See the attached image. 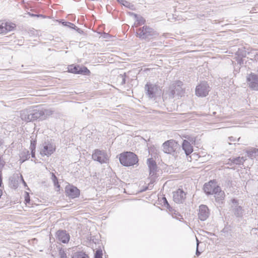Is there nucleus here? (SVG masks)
<instances>
[{
	"instance_id": "nucleus-1",
	"label": "nucleus",
	"mask_w": 258,
	"mask_h": 258,
	"mask_svg": "<svg viewBox=\"0 0 258 258\" xmlns=\"http://www.w3.org/2000/svg\"><path fill=\"white\" fill-rule=\"evenodd\" d=\"M51 109L29 108L21 111L20 117L26 122L33 121L38 119L43 120L53 113Z\"/></svg>"
},
{
	"instance_id": "nucleus-2",
	"label": "nucleus",
	"mask_w": 258,
	"mask_h": 258,
	"mask_svg": "<svg viewBox=\"0 0 258 258\" xmlns=\"http://www.w3.org/2000/svg\"><path fill=\"white\" fill-rule=\"evenodd\" d=\"M119 161L125 166H130L136 164L138 162L137 156L133 152H127L120 155Z\"/></svg>"
},
{
	"instance_id": "nucleus-3",
	"label": "nucleus",
	"mask_w": 258,
	"mask_h": 258,
	"mask_svg": "<svg viewBox=\"0 0 258 258\" xmlns=\"http://www.w3.org/2000/svg\"><path fill=\"white\" fill-rule=\"evenodd\" d=\"M67 72L86 76H89L91 74L90 71L86 67L75 64L69 65L67 67Z\"/></svg>"
},
{
	"instance_id": "nucleus-4",
	"label": "nucleus",
	"mask_w": 258,
	"mask_h": 258,
	"mask_svg": "<svg viewBox=\"0 0 258 258\" xmlns=\"http://www.w3.org/2000/svg\"><path fill=\"white\" fill-rule=\"evenodd\" d=\"M154 35V31L153 29L148 26H144L142 27L139 28L137 30L136 33L137 37L143 39H147Z\"/></svg>"
},
{
	"instance_id": "nucleus-5",
	"label": "nucleus",
	"mask_w": 258,
	"mask_h": 258,
	"mask_svg": "<svg viewBox=\"0 0 258 258\" xmlns=\"http://www.w3.org/2000/svg\"><path fill=\"white\" fill-rule=\"evenodd\" d=\"M92 159L101 164L106 163L109 160V157L104 151L96 149L92 156Z\"/></svg>"
},
{
	"instance_id": "nucleus-6",
	"label": "nucleus",
	"mask_w": 258,
	"mask_h": 258,
	"mask_svg": "<svg viewBox=\"0 0 258 258\" xmlns=\"http://www.w3.org/2000/svg\"><path fill=\"white\" fill-rule=\"evenodd\" d=\"M210 91V87L207 82H202L196 87V94L197 96L204 97L208 95Z\"/></svg>"
},
{
	"instance_id": "nucleus-7",
	"label": "nucleus",
	"mask_w": 258,
	"mask_h": 258,
	"mask_svg": "<svg viewBox=\"0 0 258 258\" xmlns=\"http://www.w3.org/2000/svg\"><path fill=\"white\" fill-rule=\"evenodd\" d=\"M178 147L177 143L174 140H169L165 142L162 145L163 151L166 154L174 153Z\"/></svg>"
},
{
	"instance_id": "nucleus-8",
	"label": "nucleus",
	"mask_w": 258,
	"mask_h": 258,
	"mask_svg": "<svg viewBox=\"0 0 258 258\" xmlns=\"http://www.w3.org/2000/svg\"><path fill=\"white\" fill-rule=\"evenodd\" d=\"M55 146L49 142H45L40 149V153L42 156L49 157L55 151Z\"/></svg>"
},
{
	"instance_id": "nucleus-9",
	"label": "nucleus",
	"mask_w": 258,
	"mask_h": 258,
	"mask_svg": "<svg viewBox=\"0 0 258 258\" xmlns=\"http://www.w3.org/2000/svg\"><path fill=\"white\" fill-rule=\"evenodd\" d=\"M16 28V25L9 21H0V34H6L9 32L14 31Z\"/></svg>"
},
{
	"instance_id": "nucleus-10",
	"label": "nucleus",
	"mask_w": 258,
	"mask_h": 258,
	"mask_svg": "<svg viewBox=\"0 0 258 258\" xmlns=\"http://www.w3.org/2000/svg\"><path fill=\"white\" fill-rule=\"evenodd\" d=\"M210 215V211L206 205H201L199 206L198 218L201 221L206 220Z\"/></svg>"
},
{
	"instance_id": "nucleus-11",
	"label": "nucleus",
	"mask_w": 258,
	"mask_h": 258,
	"mask_svg": "<svg viewBox=\"0 0 258 258\" xmlns=\"http://www.w3.org/2000/svg\"><path fill=\"white\" fill-rule=\"evenodd\" d=\"M65 190L66 195L72 199L76 198L80 195V190L73 185L66 186Z\"/></svg>"
},
{
	"instance_id": "nucleus-12",
	"label": "nucleus",
	"mask_w": 258,
	"mask_h": 258,
	"mask_svg": "<svg viewBox=\"0 0 258 258\" xmlns=\"http://www.w3.org/2000/svg\"><path fill=\"white\" fill-rule=\"evenodd\" d=\"M185 192L179 188L173 193V201L177 204L182 203L185 199Z\"/></svg>"
},
{
	"instance_id": "nucleus-13",
	"label": "nucleus",
	"mask_w": 258,
	"mask_h": 258,
	"mask_svg": "<svg viewBox=\"0 0 258 258\" xmlns=\"http://www.w3.org/2000/svg\"><path fill=\"white\" fill-rule=\"evenodd\" d=\"M204 190L207 195H213L215 190H219V186H216L212 181L206 183L204 185Z\"/></svg>"
},
{
	"instance_id": "nucleus-14",
	"label": "nucleus",
	"mask_w": 258,
	"mask_h": 258,
	"mask_svg": "<svg viewBox=\"0 0 258 258\" xmlns=\"http://www.w3.org/2000/svg\"><path fill=\"white\" fill-rule=\"evenodd\" d=\"M146 93L150 98H153L155 96L156 93L158 91V87L157 85L152 84L151 82H148L145 87Z\"/></svg>"
},
{
	"instance_id": "nucleus-15",
	"label": "nucleus",
	"mask_w": 258,
	"mask_h": 258,
	"mask_svg": "<svg viewBox=\"0 0 258 258\" xmlns=\"http://www.w3.org/2000/svg\"><path fill=\"white\" fill-rule=\"evenodd\" d=\"M56 238L63 243L69 242L70 236L66 230H58L56 233Z\"/></svg>"
},
{
	"instance_id": "nucleus-16",
	"label": "nucleus",
	"mask_w": 258,
	"mask_h": 258,
	"mask_svg": "<svg viewBox=\"0 0 258 258\" xmlns=\"http://www.w3.org/2000/svg\"><path fill=\"white\" fill-rule=\"evenodd\" d=\"M231 208L233 209L234 215L237 217H241L243 214V209L242 207L238 206L237 201L235 199L231 200Z\"/></svg>"
},
{
	"instance_id": "nucleus-17",
	"label": "nucleus",
	"mask_w": 258,
	"mask_h": 258,
	"mask_svg": "<svg viewBox=\"0 0 258 258\" xmlns=\"http://www.w3.org/2000/svg\"><path fill=\"white\" fill-rule=\"evenodd\" d=\"M246 160L244 157H237L235 158H230L228 159L227 164L232 166L233 165H241L243 164Z\"/></svg>"
},
{
	"instance_id": "nucleus-18",
	"label": "nucleus",
	"mask_w": 258,
	"mask_h": 258,
	"mask_svg": "<svg viewBox=\"0 0 258 258\" xmlns=\"http://www.w3.org/2000/svg\"><path fill=\"white\" fill-rule=\"evenodd\" d=\"M147 164L150 170V175H154L155 174L157 168L155 161L152 158L148 159Z\"/></svg>"
},
{
	"instance_id": "nucleus-19",
	"label": "nucleus",
	"mask_w": 258,
	"mask_h": 258,
	"mask_svg": "<svg viewBox=\"0 0 258 258\" xmlns=\"http://www.w3.org/2000/svg\"><path fill=\"white\" fill-rule=\"evenodd\" d=\"M182 149L184 151L186 155L187 156L193 152V147L190 143L184 140L182 145Z\"/></svg>"
},
{
	"instance_id": "nucleus-20",
	"label": "nucleus",
	"mask_w": 258,
	"mask_h": 258,
	"mask_svg": "<svg viewBox=\"0 0 258 258\" xmlns=\"http://www.w3.org/2000/svg\"><path fill=\"white\" fill-rule=\"evenodd\" d=\"M20 161L22 163L30 158V154L29 151L25 150L22 151L20 154Z\"/></svg>"
},
{
	"instance_id": "nucleus-21",
	"label": "nucleus",
	"mask_w": 258,
	"mask_h": 258,
	"mask_svg": "<svg viewBox=\"0 0 258 258\" xmlns=\"http://www.w3.org/2000/svg\"><path fill=\"white\" fill-rule=\"evenodd\" d=\"M213 195H215V197L217 201H220L223 200L225 197L224 192L221 190L220 187L219 190H217V192L215 190Z\"/></svg>"
},
{
	"instance_id": "nucleus-22",
	"label": "nucleus",
	"mask_w": 258,
	"mask_h": 258,
	"mask_svg": "<svg viewBox=\"0 0 258 258\" xmlns=\"http://www.w3.org/2000/svg\"><path fill=\"white\" fill-rule=\"evenodd\" d=\"M248 156L251 158H255L258 156V149H252L247 151Z\"/></svg>"
},
{
	"instance_id": "nucleus-23",
	"label": "nucleus",
	"mask_w": 258,
	"mask_h": 258,
	"mask_svg": "<svg viewBox=\"0 0 258 258\" xmlns=\"http://www.w3.org/2000/svg\"><path fill=\"white\" fill-rule=\"evenodd\" d=\"M249 87L253 90H258V82H249Z\"/></svg>"
},
{
	"instance_id": "nucleus-24",
	"label": "nucleus",
	"mask_w": 258,
	"mask_h": 258,
	"mask_svg": "<svg viewBox=\"0 0 258 258\" xmlns=\"http://www.w3.org/2000/svg\"><path fill=\"white\" fill-rule=\"evenodd\" d=\"M102 251L101 249H98L96 250L94 258H102Z\"/></svg>"
},
{
	"instance_id": "nucleus-25",
	"label": "nucleus",
	"mask_w": 258,
	"mask_h": 258,
	"mask_svg": "<svg viewBox=\"0 0 258 258\" xmlns=\"http://www.w3.org/2000/svg\"><path fill=\"white\" fill-rule=\"evenodd\" d=\"M36 142L35 141L31 140V144L30 146V149L31 152L35 151Z\"/></svg>"
},
{
	"instance_id": "nucleus-26",
	"label": "nucleus",
	"mask_w": 258,
	"mask_h": 258,
	"mask_svg": "<svg viewBox=\"0 0 258 258\" xmlns=\"http://www.w3.org/2000/svg\"><path fill=\"white\" fill-rule=\"evenodd\" d=\"M76 256V258H89L88 255L84 252H80Z\"/></svg>"
},
{
	"instance_id": "nucleus-27",
	"label": "nucleus",
	"mask_w": 258,
	"mask_h": 258,
	"mask_svg": "<svg viewBox=\"0 0 258 258\" xmlns=\"http://www.w3.org/2000/svg\"><path fill=\"white\" fill-rule=\"evenodd\" d=\"M59 255L60 258H67V254L65 253L64 250L63 249H60L59 250Z\"/></svg>"
},
{
	"instance_id": "nucleus-28",
	"label": "nucleus",
	"mask_w": 258,
	"mask_h": 258,
	"mask_svg": "<svg viewBox=\"0 0 258 258\" xmlns=\"http://www.w3.org/2000/svg\"><path fill=\"white\" fill-rule=\"evenodd\" d=\"M6 164V162L4 160L2 156H0V169L2 170Z\"/></svg>"
},
{
	"instance_id": "nucleus-29",
	"label": "nucleus",
	"mask_w": 258,
	"mask_h": 258,
	"mask_svg": "<svg viewBox=\"0 0 258 258\" xmlns=\"http://www.w3.org/2000/svg\"><path fill=\"white\" fill-rule=\"evenodd\" d=\"M162 201L164 206L166 207L167 208L169 209L170 208V206L166 199L164 197L162 198Z\"/></svg>"
},
{
	"instance_id": "nucleus-30",
	"label": "nucleus",
	"mask_w": 258,
	"mask_h": 258,
	"mask_svg": "<svg viewBox=\"0 0 258 258\" xmlns=\"http://www.w3.org/2000/svg\"><path fill=\"white\" fill-rule=\"evenodd\" d=\"M197 239V250H196V255L199 256L200 254H201V252L199 251V249H198V247H199V240Z\"/></svg>"
},
{
	"instance_id": "nucleus-31",
	"label": "nucleus",
	"mask_w": 258,
	"mask_h": 258,
	"mask_svg": "<svg viewBox=\"0 0 258 258\" xmlns=\"http://www.w3.org/2000/svg\"><path fill=\"white\" fill-rule=\"evenodd\" d=\"M249 81H250V80H253V81H256L257 79L255 75L251 74L249 76V78L248 79Z\"/></svg>"
},
{
	"instance_id": "nucleus-32",
	"label": "nucleus",
	"mask_w": 258,
	"mask_h": 258,
	"mask_svg": "<svg viewBox=\"0 0 258 258\" xmlns=\"http://www.w3.org/2000/svg\"><path fill=\"white\" fill-rule=\"evenodd\" d=\"M29 15L31 17H41V18H45V17L43 16L42 15H35V14H30V13H29Z\"/></svg>"
},
{
	"instance_id": "nucleus-33",
	"label": "nucleus",
	"mask_w": 258,
	"mask_h": 258,
	"mask_svg": "<svg viewBox=\"0 0 258 258\" xmlns=\"http://www.w3.org/2000/svg\"><path fill=\"white\" fill-rule=\"evenodd\" d=\"M52 180L53 182H57V178L56 176L55 175V174L53 173H52Z\"/></svg>"
},
{
	"instance_id": "nucleus-34",
	"label": "nucleus",
	"mask_w": 258,
	"mask_h": 258,
	"mask_svg": "<svg viewBox=\"0 0 258 258\" xmlns=\"http://www.w3.org/2000/svg\"><path fill=\"white\" fill-rule=\"evenodd\" d=\"M2 170H1L0 169V186L2 187V184H3V182H2Z\"/></svg>"
},
{
	"instance_id": "nucleus-35",
	"label": "nucleus",
	"mask_w": 258,
	"mask_h": 258,
	"mask_svg": "<svg viewBox=\"0 0 258 258\" xmlns=\"http://www.w3.org/2000/svg\"><path fill=\"white\" fill-rule=\"evenodd\" d=\"M25 201L26 202V203H29L30 202V198L28 194H27V196L25 197Z\"/></svg>"
},
{
	"instance_id": "nucleus-36",
	"label": "nucleus",
	"mask_w": 258,
	"mask_h": 258,
	"mask_svg": "<svg viewBox=\"0 0 258 258\" xmlns=\"http://www.w3.org/2000/svg\"><path fill=\"white\" fill-rule=\"evenodd\" d=\"M229 141L230 142H234L235 141V139L233 137H230L228 138Z\"/></svg>"
},
{
	"instance_id": "nucleus-37",
	"label": "nucleus",
	"mask_w": 258,
	"mask_h": 258,
	"mask_svg": "<svg viewBox=\"0 0 258 258\" xmlns=\"http://www.w3.org/2000/svg\"><path fill=\"white\" fill-rule=\"evenodd\" d=\"M53 183H54V185L55 186H56L57 187H58V188H59L60 185H59V184H58V181H57V182H53Z\"/></svg>"
},
{
	"instance_id": "nucleus-38",
	"label": "nucleus",
	"mask_w": 258,
	"mask_h": 258,
	"mask_svg": "<svg viewBox=\"0 0 258 258\" xmlns=\"http://www.w3.org/2000/svg\"><path fill=\"white\" fill-rule=\"evenodd\" d=\"M53 183H54V185L55 186H56L57 187H58V188H59L60 185H59V184H58V181H57V182H53Z\"/></svg>"
},
{
	"instance_id": "nucleus-39",
	"label": "nucleus",
	"mask_w": 258,
	"mask_h": 258,
	"mask_svg": "<svg viewBox=\"0 0 258 258\" xmlns=\"http://www.w3.org/2000/svg\"><path fill=\"white\" fill-rule=\"evenodd\" d=\"M35 151H33V152H31V156H32V157H33V158H35Z\"/></svg>"
},
{
	"instance_id": "nucleus-40",
	"label": "nucleus",
	"mask_w": 258,
	"mask_h": 258,
	"mask_svg": "<svg viewBox=\"0 0 258 258\" xmlns=\"http://www.w3.org/2000/svg\"><path fill=\"white\" fill-rule=\"evenodd\" d=\"M174 214H175V215H176V216H175V217H176L177 219H180V218L177 217L176 216V215H178L179 216L181 217L180 219H183V218H182V216H181L180 214H178V213H177V214H176L175 213H174Z\"/></svg>"
},
{
	"instance_id": "nucleus-41",
	"label": "nucleus",
	"mask_w": 258,
	"mask_h": 258,
	"mask_svg": "<svg viewBox=\"0 0 258 258\" xmlns=\"http://www.w3.org/2000/svg\"><path fill=\"white\" fill-rule=\"evenodd\" d=\"M172 94H175V90H172Z\"/></svg>"
},
{
	"instance_id": "nucleus-42",
	"label": "nucleus",
	"mask_w": 258,
	"mask_h": 258,
	"mask_svg": "<svg viewBox=\"0 0 258 258\" xmlns=\"http://www.w3.org/2000/svg\"><path fill=\"white\" fill-rule=\"evenodd\" d=\"M124 83H125V81H123V82H121V84H124Z\"/></svg>"
},
{
	"instance_id": "nucleus-43",
	"label": "nucleus",
	"mask_w": 258,
	"mask_h": 258,
	"mask_svg": "<svg viewBox=\"0 0 258 258\" xmlns=\"http://www.w3.org/2000/svg\"><path fill=\"white\" fill-rule=\"evenodd\" d=\"M189 158L191 159L190 156L189 157ZM187 160H188V161H191V159H190V160H189V159H187Z\"/></svg>"
},
{
	"instance_id": "nucleus-44",
	"label": "nucleus",
	"mask_w": 258,
	"mask_h": 258,
	"mask_svg": "<svg viewBox=\"0 0 258 258\" xmlns=\"http://www.w3.org/2000/svg\"><path fill=\"white\" fill-rule=\"evenodd\" d=\"M240 139V138H239L238 139V141H239Z\"/></svg>"
},
{
	"instance_id": "nucleus-45",
	"label": "nucleus",
	"mask_w": 258,
	"mask_h": 258,
	"mask_svg": "<svg viewBox=\"0 0 258 258\" xmlns=\"http://www.w3.org/2000/svg\"><path fill=\"white\" fill-rule=\"evenodd\" d=\"M23 182H24V183L26 184L25 182L24 181V180H23Z\"/></svg>"
}]
</instances>
